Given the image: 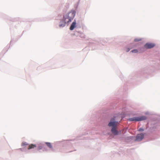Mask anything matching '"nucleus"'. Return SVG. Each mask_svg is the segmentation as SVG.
Listing matches in <instances>:
<instances>
[{"mask_svg":"<svg viewBox=\"0 0 160 160\" xmlns=\"http://www.w3.org/2000/svg\"><path fill=\"white\" fill-rule=\"evenodd\" d=\"M138 131H143V129L142 128H140L139 129Z\"/></svg>","mask_w":160,"mask_h":160,"instance_id":"ddd939ff","label":"nucleus"},{"mask_svg":"<svg viewBox=\"0 0 160 160\" xmlns=\"http://www.w3.org/2000/svg\"><path fill=\"white\" fill-rule=\"evenodd\" d=\"M144 137V134L143 133L138 134L136 137V140L137 141H141Z\"/></svg>","mask_w":160,"mask_h":160,"instance_id":"20e7f679","label":"nucleus"},{"mask_svg":"<svg viewBox=\"0 0 160 160\" xmlns=\"http://www.w3.org/2000/svg\"><path fill=\"white\" fill-rule=\"evenodd\" d=\"M67 22H65L64 19H63V20L60 22V23L59 24V27H64L66 23Z\"/></svg>","mask_w":160,"mask_h":160,"instance_id":"423d86ee","label":"nucleus"},{"mask_svg":"<svg viewBox=\"0 0 160 160\" xmlns=\"http://www.w3.org/2000/svg\"><path fill=\"white\" fill-rule=\"evenodd\" d=\"M131 52L133 53H137L138 52V50L136 49L133 50H132L131 51Z\"/></svg>","mask_w":160,"mask_h":160,"instance_id":"9b49d317","label":"nucleus"},{"mask_svg":"<svg viewBox=\"0 0 160 160\" xmlns=\"http://www.w3.org/2000/svg\"><path fill=\"white\" fill-rule=\"evenodd\" d=\"M155 46V44L152 43H147L144 45V47L146 48H151Z\"/></svg>","mask_w":160,"mask_h":160,"instance_id":"39448f33","label":"nucleus"},{"mask_svg":"<svg viewBox=\"0 0 160 160\" xmlns=\"http://www.w3.org/2000/svg\"><path fill=\"white\" fill-rule=\"evenodd\" d=\"M76 25V22H73L72 23V24L70 27V30H73L74 29Z\"/></svg>","mask_w":160,"mask_h":160,"instance_id":"0eeeda50","label":"nucleus"},{"mask_svg":"<svg viewBox=\"0 0 160 160\" xmlns=\"http://www.w3.org/2000/svg\"><path fill=\"white\" fill-rule=\"evenodd\" d=\"M42 147L41 146H39V147H38V149H41L42 148Z\"/></svg>","mask_w":160,"mask_h":160,"instance_id":"2eb2a0df","label":"nucleus"},{"mask_svg":"<svg viewBox=\"0 0 160 160\" xmlns=\"http://www.w3.org/2000/svg\"><path fill=\"white\" fill-rule=\"evenodd\" d=\"M114 119H112L111 121L108 123V125L109 127H112L111 129L112 132L115 135H117L118 134V132L116 129V126L118 124V122L113 121Z\"/></svg>","mask_w":160,"mask_h":160,"instance_id":"f257e3e1","label":"nucleus"},{"mask_svg":"<svg viewBox=\"0 0 160 160\" xmlns=\"http://www.w3.org/2000/svg\"><path fill=\"white\" fill-rule=\"evenodd\" d=\"M45 143L47 145V146L49 148H52V145L50 143L46 142H45Z\"/></svg>","mask_w":160,"mask_h":160,"instance_id":"1a4fd4ad","label":"nucleus"},{"mask_svg":"<svg viewBox=\"0 0 160 160\" xmlns=\"http://www.w3.org/2000/svg\"><path fill=\"white\" fill-rule=\"evenodd\" d=\"M75 15V12H69L68 15H66L63 17L65 22H69L73 19Z\"/></svg>","mask_w":160,"mask_h":160,"instance_id":"f03ea898","label":"nucleus"},{"mask_svg":"<svg viewBox=\"0 0 160 160\" xmlns=\"http://www.w3.org/2000/svg\"><path fill=\"white\" fill-rule=\"evenodd\" d=\"M147 118L145 116H141L139 117H134L128 119L129 121H139L146 120Z\"/></svg>","mask_w":160,"mask_h":160,"instance_id":"7ed1b4c3","label":"nucleus"},{"mask_svg":"<svg viewBox=\"0 0 160 160\" xmlns=\"http://www.w3.org/2000/svg\"><path fill=\"white\" fill-rule=\"evenodd\" d=\"M36 147V145L33 144H31L29 146L28 148V149L29 150L32 148H34Z\"/></svg>","mask_w":160,"mask_h":160,"instance_id":"6e6552de","label":"nucleus"},{"mask_svg":"<svg viewBox=\"0 0 160 160\" xmlns=\"http://www.w3.org/2000/svg\"><path fill=\"white\" fill-rule=\"evenodd\" d=\"M130 50V49L129 48H127L126 49V51L127 52H128Z\"/></svg>","mask_w":160,"mask_h":160,"instance_id":"4468645a","label":"nucleus"},{"mask_svg":"<svg viewBox=\"0 0 160 160\" xmlns=\"http://www.w3.org/2000/svg\"><path fill=\"white\" fill-rule=\"evenodd\" d=\"M141 40L140 39L136 38L134 40V41L135 42H138Z\"/></svg>","mask_w":160,"mask_h":160,"instance_id":"f8f14e48","label":"nucleus"},{"mask_svg":"<svg viewBox=\"0 0 160 160\" xmlns=\"http://www.w3.org/2000/svg\"><path fill=\"white\" fill-rule=\"evenodd\" d=\"M28 145V144L26 142H22V146Z\"/></svg>","mask_w":160,"mask_h":160,"instance_id":"9d476101","label":"nucleus"}]
</instances>
